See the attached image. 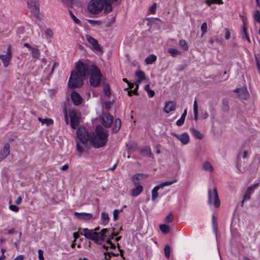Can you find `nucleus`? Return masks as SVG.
Instances as JSON below:
<instances>
[{
	"instance_id": "nucleus-59",
	"label": "nucleus",
	"mask_w": 260,
	"mask_h": 260,
	"mask_svg": "<svg viewBox=\"0 0 260 260\" xmlns=\"http://www.w3.org/2000/svg\"><path fill=\"white\" fill-rule=\"evenodd\" d=\"M144 80L143 79H138L136 82L135 83V85L136 86V88H139V84L142 82V81Z\"/></svg>"
},
{
	"instance_id": "nucleus-37",
	"label": "nucleus",
	"mask_w": 260,
	"mask_h": 260,
	"mask_svg": "<svg viewBox=\"0 0 260 260\" xmlns=\"http://www.w3.org/2000/svg\"><path fill=\"white\" fill-rule=\"evenodd\" d=\"M205 3L208 6H210L212 4H223L222 0H206L205 1Z\"/></svg>"
},
{
	"instance_id": "nucleus-15",
	"label": "nucleus",
	"mask_w": 260,
	"mask_h": 260,
	"mask_svg": "<svg viewBox=\"0 0 260 260\" xmlns=\"http://www.w3.org/2000/svg\"><path fill=\"white\" fill-rule=\"evenodd\" d=\"M75 217L80 220H87L93 218V215L89 213L81 212L79 213L77 212H74Z\"/></svg>"
},
{
	"instance_id": "nucleus-53",
	"label": "nucleus",
	"mask_w": 260,
	"mask_h": 260,
	"mask_svg": "<svg viewBox=\"0 0 260 260\" xmlns=\"http://www.w3.org/2000/svg\"><path fill=\"white\" fill-rule=\"evenodd\" d=\"M45 34L46 36H47L49 37H52L53 35V32L51 29H47L45 31Z\"/></svg>"
},
{
	"instance_id": "nucleus-56",
	"label": "nucleus",
	"mask_w": 260,
	"mask_h": 260,
	"mask_svg": "<svg viewBox=\"0 0 260 260\" xmlns=\"http://www.w3.org/2000/svg\"><path fill=\"white\" fill-rule=\"evenodd\" d=\"M156 9V5L154 4L152 6L150 7L149 10L151 13L153 14L155 12Z\"/></svg>"
},
{
	"instance_id": "nucleus-17",
	"label": "nucleus",
	"mask_w": 260,
	"mask_h": 260,
	"mask_svg": "<svg viewBox=\"0 0 260 260\" xmlns=\"http://www.w3.org/2000/svg\"><path fill=\"white\" fill-rule=\"evenodd\" d=\"M109 232V230L107 229H103L102 231L99 232H96L95 242L99 243L100 241H104L106 239V234Z\"/></svg>"
},
{
	"instance_id": "nucleus-10",
	"label": "nucleus",
	"mask_w": 260,
	"mask_h": 260,
	"mask_svg": "<svg viewBox=\"0 0 260 260\" xmlns=\"http://www.w3.org/2000/svg\"><path fill=\"white\" fill-rule=\"evenodd\" d=\"M81 234L86 238L92 240L95 242L96 232L93 230L83 229L80 232Z\"/></svg>"
},
{
	"instance_id": "nucleus-11",
	"label": "nucleus",
	"mask_w": 260,
	"mask_h": 260,
	"mask_svg": "<svg viewBox=\"0 0 260 260\" xmlns=\"http://www.w3.org/2000/svg\"><path fill=\"white\" fill-rule=\"evenodd\" d=\"M258 185L259 183H254L251 184L248 187L242 201V206H243L245 201L250 200L251 194L254 192V189L258 186Z\"/></svg>"
},
{
	"instance_id": "nucleus-3",
	"label": "nucleus",
	"mask_w": 260,
	"mask_h": 260,
	"mask_svg": "<svg viewBox=\"0 0 260 260\" xmlns=\"http://www.w3.org/2000/svg\"><path fill=\"white\" fill-rule=\"evenodd\" d=\"M104 6V3L102 0H90L87 8L90 13L96 14L102 11Z\"/></svg>"
},
{
	"instance_id": "nucleus-20",
	"label": "nucleus",
	"mask_w": 260,
	"mask_h": 260,
	"mask_svg": "<svg viewBox=\"0 0 260 260\" xmlns=\"http://www.w3.org/2000/svg\"><path fill=\"white\" fill-rule=\"evenodd\" d=\"M143 187L142 185H138L131 191V195L134 197L138 196L143 191Z\"/></svg>"
},
{
	"instance_id": "nucleus-50",
	"label": "nucleus",
	"mask_w": 260,
	"mask_h": 260,
	"mask_svg": "<svg viewBox=\"0 0 260 260\" xmlns=\"http://www.w3.org/2000/svg\"><path fill=\"white\" fill-rule=\"evenodd\" d=\"M184 120H185V119L183 117H181L176 122V124L178 125V126H181L183 124L184 122Z\"/></svg>"
},
{
	"instance_id": "nucleus-39",
	"label": "nucleus",
	"mask_w": 260,
	"mask_h": 260,
	"mask_svg": "<svg viewBox=\"0 0 260 260\" xmlns=\"http://www.w3.org/2000/svg\"><path fill=\"white\" fill-rule=\"evenodd\" d=\"M242 37L243 39H246L248 41V42L250 43V39L248 36V35L246 32V28L244 26L242 27Z\"/></svg>"
},
{
	"instance_id": "nucleus-31",
	"label": "nucleus",
	"mask_w": 260,
	"mask_h": 260,
	"mask_svg": "<svg viewBox=\"0 0 260 260\" xmlns=\"http://www.w3.org/2000/svg\"><path fill=\"white\" fill-rule=\"evenodd\" d=\"M193 113H194V118L196 121L198 120V104L196 100H195L193 102Z\"/></svg>"
},
{
	"instance_id": "nucleus-62",
	"label": "nucleus",
	"mask_w": 260,
	"mask_h": 260,
	"mask_svg": "<svg viewBox=\"0 0 260 260\" xmlns=\"http://www.w3.org/2000/svg\"><path fill=\"white\" fill-rule=\"evenodd\" d=\"M22 202V198L20 196L17 198V200L15 201V203L17 205H19L21 204Z\"/></svg>"
},
{
	"instance_id": "nucleus-19",
	"label": "nucleus",
	"mask_w": 260,
	"mask_h": 260,
	"mask_svg": "<svg viewBox=\"0 0 260 260\" xmlns=\"http://www.w3.org/2000/svg\"><path fill=\"white\" fill-rule=\"evenodd\" d=\"M191 134L196 138L201 140L203 138L204 135L198 129L193 127L190 128Z\"/></svg>"
},
{
	"instance_id": "nucleus-41",
	"label": "nucleus",
	"mask_w": 260,
	"mask_h": 260,
	"mask_svg": "<svg viewBox=\"0 0 260 260\" xmlns=\"http://www.w3.org/2000/svg\"><path fill=\"white\" fill-rule=\"evenodd\" d=\"M202 36L203 37L207 31V24L206 22L203 23L201 26Z\"/></svg>"
},
{
	"instance_id": "nucleus-33",
	"label": "nucleus",
	"mask_w": 260,
	"mask_h": 260,
	"mask_svg": "<svg viewBox=\"0 0 260 260\" xmlns=\"http://www.w3.org/2000/svg\"><path fill=\"white\" fill-rule=\"evenodd\" d=\"M30 51L32 57L37 58L39 57L40 52L38 49L33 47L32 49H31Z\"/></svg>"
},
{
	"instance_id": "nucleus-12",
	"label": "nucleus",
	"mask_w": 260,
	"mask_h": 260,
	"mask_svg": "<svg viewBox=\"0 0 260 260\" xmlns=\"http://www.w3.org/2000/svg\"><path fill=\"white\" fill-rule=\"evenodd\" d=\"M172 135L184 145L187 144L189 142V136L187 133H183L181 135L173 133Z\"/></svg>"
},
{
	"instance_id": "nucleus-7",
	"label": "nucleus",
	"mask_w": 260,
	"mask_h": 260,
	"mask_svg": "<svg viewBox=\"0 0 260 260\" xmlns=\"http://www.w3.org/2000/svg\"><path fill=\"white\" fill-rule=\"evenodd\" d=\"M12 58V51L11 47L10 46H8L6 54L0 55V59L5 68H7L10 65Z\"/></svg>"
},
{
	"instance_id": "nucleus-9",
	"label": "nucleus",
	"mask_w": 260,
	"mask_h": 260,
	"mask_svg": "<svg viewBox=\"0 0 260 260\" xmlns=\"http://www.w3.org/2000/svg\"><path fill=\"white\" fill-rule=\"evenodd\" d=\"M86 40L89 44L90 47L94 51L102 52L101 48L96 40L89 35L86 36Z\"/></svg>"
},
{
	"instance_id": "nucleus-45",
	"label": "nucleus",
	"mask_w": 260,
	"mask_h": 260,
	"mask_svg": "<svg viewBox=\"0 0 260 260\" xmlns=\"http://www.w3.org/2000/svg\"><path fill=\"white\" fill-rule=\"evenodd\" d=\"M254 20L257 22L258 23H260V12L258 11H256L254 15Z\"/></svg>"
},
{
	"instance_id": "nucleus-42",
	"label": "nucleus",
	"mask_w": 260,
	"mask_h": 260,
	"mask_svg": "<svg viewBox=\"0 0 260 260\" xmlns=\"http://www.w3.org/2000/svg\"><path fill=\"white\" fill-rule=\"evenodd\" d=\"M170 251L171 249L170 246L168 245H166L164 248V252L166 257L168 258L170 256Z\"/></svg>"
},
{
	"instance_id": "nucleus-13",
	"label": "nucleus",
	"mask_w": 260,
	"mask_h": 260,
	"mask_svg": "<svg viewBox=\"0 0 260 260\" xmlns=\"http://www.w3.org/2000/svg\"><path fill=\"white\" fill-rule=\"evenodd\" d=\"M103 124L106 127L111 126L113 122V117L109 113H105L102 117Z\"/></svg>"
},
{
	"instance_id": "nucleus-49",
	"label": "nucleus",
	"mask_w": 260,
	"mask_h": 260,
	"mask_svg": "<svg viewBox=\"0 0 260 260\" xmlns=\"http://www.w3.org/2000/svg\"><path fill=\"white\" fill-rule=\"evenodd\" d=\"M88 22L91 25H100L101 23L100 21L88 19L87 20Z\"/></svg>"
},
{
	"instance_id": "nucleus-28",
	"label": "nucleus",
	"mask_w": 260,
	"mask_h": 260,
	"mask_svg": "<svg viewBox=\"0 0 260 260\" xmlns=\"http://www.w3.org/2000/svg\"><path fill=\"white\" fill-rule=\"evenodd\" d=\"M168 51L171 54L173 57H176L181 54V53L180 51L173 48H169Z\"/></svg>"
},
{
	"instance_id": "nucleus-38",
	"label": "nucleus",
	"mask_w": 260,
	"mask_h": 260,
	"mask_svg": "<svg viewBox=\"0 0 260 260\" xmlns=\"http://www.w3.org/2000/svg\"><path fill=\"white\" fill-rule=\"evenodd\" d=\"M157 191L158 190L155 187H154L152 190L151 200L153 201H155L158 196V193Z\"/></svg>"
},
{
	"instance_id": "nucleus-60",
	"label": "nucleus",
	"mask_w": 260,
	"mask_h": 260,
	"mask_svg": "<svg viewBox=\"0 0 260 260\" xmlns=\"http://www.w3.org/2000/svg\"><path fill=\"white\" fill-rule=\"evenodd\" d=\"M113 105L112 102H107L105 103V106L107 109H109Z\"/></svg>"
},
{
	"instance_id": "nucleus-61",
	"label": "nucleus",
	"mask_w": 260,
	"mask_h": 260,
	"mask_svg": "<svg viewBox=\"0 0 260 260\" xmlns=\"http://www.w3.org/2000/svg\"><path fill=\"white\" fill-rule=\"evenodd\" d=\"M104 258L102 260H109L110 258V256H107V252H104Z\"/></svg>"
},
{
	"instance_id": "nucleus-63",
	"label": "nucleus",
	"mask_w": 260,
	"mask_h": 260,
	"mask_svg": "<svg viewBox=\"0 0 260 260\" xmlns=\"http://www.w3.org/2000/svg\"><path fill=\"white\" fill-rule=\"evenodd\" d=\"M69 168V166L68 164H65L64 165H63L61 168V170L64 171H66L67 170H68Z\"/></svg>"
},
{
	"instance_id": "nucleus-32",
	"label": "nucleus",
	"mask_w": 260,
	"mask_h": 260,
	"mask_svg": "<svg viewBox=\"0 0 260 260\" xmlns=\"http://www.w3.org/2000/svg\"><path fill=\"white\" fill-rule=\"evenodd\" d=\"M179 46L184 50H188V46L186 41L184 40H180L179 42Z\"/></svg>"
},
{
	"instance_id": "nucleus-26",
	"label": "nucleus",
	"mask_w": 260,
	"mask_h": 260,
	"mask_svg": "<svg viewBox=\"0 0 260 260\" xmlns=\"http://www.w3.org/2000/svg\"><path fill=\"white\" fill-rule=\"evenodd\" d=\"M144 176L143 174H137L134 175L132 178V181L134 183V184L137 185L139 184V181L141 177Z\"/></svg>"
},
{
	"instance_id": "nucleus-16",
	"label": "nucleus",
	"mask_w": 260,
	"mask_h": 260,
	"mask_svg": "<svg viewBox=\"0 0 260 260\" xmlns=\"http://www.w3.org/2000/svg\"><path fill=\"white\" fill-rule=\"evenodd\" d=\"M10 145L5 144L3 150L0 151V161L6 158L10 154Z\"/></svg>"
},
{
	"instance_id": "nucleus-8",
	"label": "nucleus",
	"mask_w": 260,
	"mask_h": 260,
	"mask_svg": "<svg viewBox=\"0 0 260 260\" xmlns=\"http://www.w3.org/2000/svg\"><path fill=\"white\" fill-rule=\"evenodd\" d=\"M27 7L34 16L38 18L40 15L39 5L36 0H28L27 2Z\"/></svg>"
},
{
	"instance_id": "nucleus-64",
	"label": "nucleus",
	"mask_w": 260,
	"mask_h": 260,
	"mask_svg": "<svg viewBox=\"0 0 260 260\" xmlns=\"http://www.w3.org/2000/svg\"><path fill=\"white\" fill-rule=\"evenodd\" d=\"M23 46L26 47V48H27L30 51L31 50V49H32L33 47H31L29 44L27 43H25L23 44Z\"/></svg>"
},
{
	"instance_id": "nucleus-47",
	"label": "nucleus",
	"mask_w": 260,
	"mask_h": 260,
	"mask_svg": "<svg viewBox=\"0 0 260 260\" xmlns=\"http://www.w3.org/2000/svg\"><path fill=\"white\" fill-rule=\"evenodd\" d=\"M63 113H64V120H65V122H66V123L67 124H69V112H68V111L67 109H64L63 110Z\"/></svg>"
},
{
	"instance_id": "nucleus-46",
	"label": "nucleus",
	"mask_w": 260,
	"mask_h": 260,
	"mask_svg": "<svg viewBox=\"0 0 260 260\" xmlns=\"http://www.w3.org/2000/svg\"><path fill=\"white\" fill-rule=\"evenodd\" d=\"M9 209L14 212H17L19 210V208L15 205H10L9 206Z\"/></svg>"
},
{
	"instance_id": "nucleus-4",
	"label": "nucleus",
	"mask_w": 260,
	"mask_h": 260,
	"mask_svg": "<svg viewBox=\"0 0 260 260\" xmlns=\"http://www.w3.org/2000/svg\"><path fill=\"white\" fill-rule=\"evenodd\" d=\"M69 116L70 118L71 126L73 129H76L79 123V120L81 117V114L77 110L70 109L69 111Z\"/></svg>"
},
{
	"instance_id": "nucleus-30",
	"label": "nucleus",
	"mask_w": 260,
	"mask_h": 260,
	"mask_svg": "<svg viewBox=\"0 0 260 260\" xmlns=\"http://www.w3.org/2000/svg\"><path fill=\"white\" fill-rule=\"evenodd\" d=\"M234 92L236 93H239V94L241 93H245V98H248L249 96L248 92L246 88H237L234 90Z\"/></svg>"
},
{
	"instance_id": "nucleus-6",
	"label": "nucleus",
	"mask_w": 260,
	"mask_h": 260,
	"mask_svg": "<svg viewBox=\"0 0 260 260\" xmlns=\"http://www.w3.org/2000/svg\"><path fill=\"white\" fill-rule=\"evenodd\" d=\"M77 135L80 142L85 146L86 143L88 140H89L90 138L87 131L84 127L79 126L77 131Z\"/></svg>"
},
{
	"instance_id": "nucleus-24",
	"label": "nucleus",
	"mask_w": 260,
	"mask_h": 260,
	"mask_svg": "<svg viewBox=\"0 0 260 260\" xmlns=\"http://www.w3.org/2000/svg\"><path fill=\"white\" fill-rule=\"evenodd\" d=\"M141 153L142 155L151 156L152 153H151V149H150V147H149L148 146H144L142 148V149L141 150Z\"/></svg>"
},
{
	"instance_id": "nucleus-21",
	"label": "nucleus",
	"mask_w": 260,
	"mask_h": 260,
	"mask_svg": "<svg viewBox=\"0 0 260 260\" xmlns=\"http://www.w3.org/2000/svg\"><path fill=\"white\" fill-rule=\"evenodd\" d=\"M121 125V120L119 118H116L112 127V132L113 133H117L120 128Z\"/></svg>"
},
{
	"instance_id": "nucleus-35",
	"label": "nucleus",
	"mask_w": 260,
	"mask_h": 260,
	"mask_svg": "<svg viewBox=\"0 0 260 260\" xmlns=\"http://www.w3.org/2000/svg\"><path fill=\"white\" fill-rule=\"evenodd\" d=\"M160 231L164 233H168L169 232V226L165 224H160L159 225Z\"/></svg>"
},
{
	"instance_id": "nucleus-40",
	"label": "nucleus",
	"mask_w": 260,
	"mask_h": 260,
	"mask_svg": "<svg viewBox=\"0 0 260 260\" xmlns=\"http://www.w3.org/2000/svg\"><path fill=\"white\" fill-rule=\"evenodd\" d=\"M76 148L79 156H81V154L84 151L83 146H81V144L77 142L76 144Z\"/></svg>"
},
{
	"instance_id": "nucleus-2",
	"label": "nucleus",
	"mask_w": 260,
	"mask_h": 260,
	"mask_svg": "<svg viewBox=\"0 0 260 260\" xmlns=\"http://www.w3.org/2000/svg\"><path fill=\"white\" fill-rule=\"evenodd\" d=\"M95 133V135L90 137L89 141L90 144L95 148L104 147L108 141V131L99 125L96 127Z\"/></svg>"
},
{
	"instance_id": "nucleus-25",
	"label": "nucleus",
	"mask_w": 260,
	"mask_h": 260,
	"mask_svg": "<svg viewBox=\"0 0 260 260\" xmlns=\"http://www.w3.org/2000/svg\"><path fill=\"white\" fill-rule=\"evenodd\" d=\"M203 168L204 170L212 172L213 171V168L212 165L208 161H205L203 164Z\"/></svg>"
},
{
	"instance_id": "nucleus-54",
	"label": "nucleus",
	"mask_w": 260,
	"mask_h": 260,
	"mask_svg": "<svg viewBox=\"0 0 260 260\" xmlns=\"http://www.w3.org/2000/svg\"><path fill=\"white\" fill-rule=\"evenodd\" d=\"M173 220V216L171 214H169L166 218L167 222H170Z\"/></svg>"
},
{
	"instance_id": "nucleus-29",
	"label": "nucleus",
	"mask_w": 260,
	"mask_h": 260,
	"mask_svg": "<svg viewBox=\"0 0 260 260\" xmlns=\"http://www.w3.org/2000/svg\"><path fill=\"white\" fill-rule=\"evenodd\" d=\"M101 220L103 224H106L109 222V217L108 214L105 212H103L101 213Z\"/></svg>"
},
{
	"instance_id": "nucleus-22",
	"label": "nucleus",
	"mask_w": 260,
	"mask_h": 260,
	"mask_svg": "<svg viewBox=\"0 0 260 260\" xmlns=\"http://www.w3.org/2000/svg\"><path fill=\"white\" fill-rule=\"evenodd\" d=\"M156 60V56L154 54L149 55L145 59L146 64H150L154 62Z\"/></svg>"
},
{
	"instance_id": "nucleus-14",
	"label": "nucleus",
	"mask_w": 260,
	"mask_h": 260,
	"mask_svg": "<svg viewBox=\"0 0 260 260\" xmlns=\"http://www.w3.org/2000/svg\"><path fill=\"white\" fill-rule=\"evenodd\" d=\"M71 100L75 106H79L82 102V98L80 95L77 92L74 91L71 93Z\"/></svg>"
},
{
	"instance_id": "nucleus-1",
	"label": "nucleus",
	"mask_w": 260,
	"mask_h": 260,
	"mask_svg": "<svg viewBox=\"0 0 260 260\" xmlns=\"http://www.w3.org/2000/svg\"><path fill=\"white\" fill-rule=\"evenodd\" d=\"M77 71H73L69 81L71 88L80 87L83 84V77L89 76L90 84L98 86L101 81L102 74L96 66L89 60L78 61L76 64Z\"/></svg>"
},
{
	"instance_id": "nucleus-43",
	"label": "nucleus",
	"mask_w": 260,
	"mask_h": 260,
	"mask_svg": "<svg viewBox=\"0 0 260 260\" xmlns=\"http://www.w3.org/2000/svg\"><path fill=\"white\" fill-rule=\"evenodd\" d=\"M70 14L73 20L75 23L78 24H81L80 21L73 14L72 11H70Z\"/></svg>"
},
{
	"instance_id": "nucleus-23",
	"label": "nucleus",
	"mask_w": 260,
	"mask_h": 260,
	"mask_svg": "<svg viewBox=\"0 0 260 260\" xmlns=\"http://www.w3.org/2000/svg\"><path fill=\"white\" fill-rule=\"evenodd\" d=\"M176 181H177V180H175L174 181H167V182H162V183L158 184V185L155 186L154 187H155L157 190H158L159 189L163 188L164 187H165L166 186L171 185L172 184H173L174 183L176 182Z\"/></svg>"
},
{
	"instance_id": "nucleus-44",
	"label": "nucleus",
	"mask_w": 260,
	"mask_h": 260,
	"mask_svg": "<svg viewBox=\"0 0 260 260\" xmlns=\"http://www.w3.org/2000/svg\"><path fill=\"white\" fill-rule=\"evenodd\" d=\"M107 243L109 245V246H103L104 248L107 250L108 248L109 247L111 249H115V245L113 244L109 240H107Z\"/></svg>"
},
{
	"instance_id": "nucleus-52",
	"label": "nucleus",
	"mask_w": 260,
	"mask_h": 260,
	"mask_svg": "<svg viewBox=\"0 0 260 260\" xmlns=\"http://www.w3.org/2000/svg\"><path fill=\"white\" fill-rule=\"evenodd\" d=\"M119 213V211L118 210L115 209L113 211V219L114 220H116L118 219Z\"/></svg>"
},
{
	"instance_id": "nucleus-27",
	"label": "nucleus",
	"mask_w": 260,
	"mask_h": 260,
	"mask_svg": "<svg viewBox=\"0 0 260 260\" xmlns=\"http://www.w3.org/2000/svg\"><path fill=\"white\" fill-rule=\"evenodd\" d=\"M38 120L41 122L42 124H46L47 126L50 125L53 123V120L50 118L42 119L41 118H38Z\"/></svg>"
},
{
	"instance_id": "nucleus-48",
	"label": "nucleus",
	"mask_w": 260,
	"mask_h": 260,
	"mask_svg": "<svg viewBox=\"0 0 260 260\" xmlns=\"http://www.w3.org/2000/svg\"><path fill=\"white\" fill-rule=\"evenodd\" d=\"M112 11V7L110 4H106L104 9L105 13H109Z\"/></svg>"
},
{
	"instance_id": "nucleus-36",
	"label": "nucleus",
	"mask_w": 260,
	"mask_h": 260,
	"mask_svg": "<svg viewBox=\"0 0 260 260\" xmlns=\"http://www.w3.org/2000/svg\"><path fill=\"white\" fill-rule=\"evenodd\" d=\"M135 74L138 77V79H145V74L143 71L141 70L137 71Z\"/></svg>"
},
{
	"instance_id": "nucleus-55",
	"label": "nucleus",
	"mask_w": 260,
	"mask_h": 260,
	"mask_svg": "<svg viewBox=\"0 0 260 260\" xmlns=\"http://www.w3.org/2000/svg\"><path fill=\"white\" fill-rule=\"evenodd\" d=\"M225 39L226 40H229L230 38L231 34L228 29H225Z\"/></svg>"
},
{
	"instance_id": "nucleus-58",
	"label": "nucleus",
	"mask_w": 260,
	"mask_h": 260,
	"mask_svg": "<svg viewBox=\"0 0 260 260\" xmlns=\"http://www.w3.org/2000/svg\"><path fill=\"white\" fill-rule=\"evenodd\" d=\"M147 92L148 94L149 97L150 98H152L155 94L154 91L151 89L148 90V91Z\"/></svg>"
},
{
	"instance_id": "nucleus-34",
	"label": "nucleus",
	"mask_w": 260,
	"mask_h": 260,
	"mask_svg": "<svg viewBox=\"0 0 260 260\" xmlns=\"http://www.w3.org/2000/svg\"><path fill=\"white\" fill-rule=\"evenodd\" d=\"M103 90L106 95L109 96L111 95V91L109 85L107 84L103 85Z\"/></svg>"
},
{
	"instance_id": "nucleus-5",
	"label": "nucleus",
	"mask_w": 260,
	"mask_h": 260,
	"mask_svg": "<svg viewBox=\"0 0 260 260\" xmlns=\"http://www.w3.org/2000/svg\"><path fill=\"white\" fill-rule=\"evenodd\" d=\"M208 194V204L211 205L213 203L215 207L218 208L220 206V203L216 188H214L212 191L211 189H209Z\"/></svg>"
},
{
	"instance_id": "nucleus-51",
	"label": "nucleus",
	"mask_w": 260,
	"mask_h": 260,
	"mask_svg": "<svg viewBox=\"0 0 260 260\" xmlns=\"http://www.w3.org/2000/svg\"><path fill=\"white\" fill-rule=\"evenodd\" d=\"M38 252L39 260H44L43 256V251L41 249H39Z\"/></svg>"
},
{
	"instance_id": "nucleus-18",
	"label": "nucleus",
	"mask_w": 260,
	"mask_h": 260,
	"mask_svg": "<svg viewBox=\"0 0 260 260\" xmlns=\"http://www.w3.org/2000/svg\"><path fill=\"white\" fill-rule=\"evenodd\" d=\"M176 109L175 103L170 101L168 102L165 106L164 110L167 113H169L171 111H173Z\"/></svg>"
},
{
	"instance_id": "nucleus-57",
	"label": "nucleus",
	"mask_w": 260,
	"mask_h": 260,
	"mask_svg": "<svg viewBox=\"0 0 260 260\" xmlns=\"http://www.w3.org/2000/svg\"><path fill=\"white\" fill-rule=\"evenodd\" d=\"M117 233H115V232L113 231L110 234H109V238L108 240H109L110 241V239H113L114 237L116 236L117 235Z\"/></svg>"
}]
</instances>
